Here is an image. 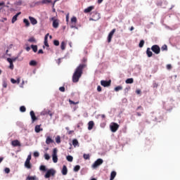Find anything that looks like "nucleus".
Masks as SVG:
<instances>
[{"instance_id": "1", "label": "nucleus", "mask_w": 180, "mask_h": 180, "mask_svg": "<svg viewBox=\"0 0 180 180\" xmlns=\"http://www.w3.org/2000/svg\"><path fill=\"white\" fill-rule=\"evenodd\" d=\"M84 63L79 64L75 69V72L72 75V82H78L79 78L82 77L83 71L84 68H86V58L82 59Z\"/></svg>"}, {"instance_id": "2", "label": "nucleus", "mask_w": 180, "mask_h": 180, "mask_svg": "<svg viewBox=\"0 0 180 180\" xmlns=\"http://www.w3.org/2000/svg\"><path fill=\"white\" fill-rule=\"evenodd\" d=\"M51 20L53 22V27H54V29H58V26H60V20L57 19L56 17H52Z\"/></svg>"}, {"instance_id": "3", "label": "nucleus", "mask_w": 180, "mask_h": 180, "mask_svg": "<svg viewBox=\"0 0 180 180\" xmlns=\"http://www.w3.org/2000/svg\"><path fill=\"white\" fill-rule=\"evenodd\" d=\"M56 175V170L54 169H49L46 174L44 175V178L49 179L50 176H54Z\"/></svg>"}, {"instance_id": "4", "label": "nucleus", "mask_w": 180, "mask_h": 180, "mask_svg": "<svg viewBox=\"0 0 180 180\" xmlns=\"http://www.w3.org/2000/svg\"><path fill=\"white\" fill-rule=\"evenodd\" d=\"M57 152H58L57 148H53V153H52V160H53V162L55 163L58 162V158L57 157Z\"/></svg>"}, {"instance_id": "5", "label": "nucleus", "mask_w": 180, "mask_h": 180, "mask_svg": "<svg viewBox=\"0 0 180 180\" xmlns=\"http://www.w3.org/2000/svg\"><path fill=\"white\" fill-rule=\"evenodd\" d=\"M151 50L155 54H160V53H161V48H160L158 45H153Z\"/></svg>"}, {"instance_id": "6", "label": "nucleus", "mask_w": 180, "mask_h": 180, "mask_svg": "<svg viewBox=\"0 0 180 180\" xmlns=\"http://www.w3.org/2000/svg\"><path fill=\"white\" fill-rule=\"evenodd\" d=\"M102 164H103V160L99 158L94 162L91 167L94 169L98 168V167H99V165H102Z\"/></svg>"}, {"instance_id": "7", "label": "nucleus", "mask_w": 180, "mask_h": 180, "mask_svg": "<svg viewBox=\"0 0 180 180\" xmlns=\"http://www.w3.org/2000/svg\"><path fill=\"white\" fill-rule=\"evenodd\" d=\"M110 127L112 133H116V131H117V130L119 129V124L116 122H112Z\"/></svg>"}, {"instance_id": "8", "label": "nucleus", "mask_w": 180, "mask_h": 180, "mask_svg": "<svg viewBox=\"0 0 180 180\" xmlns=\"http://www.w3.org/2000/svg\"><path fill=\"white\" fill-rule=\"evenodd\" d=\"M110 84H112V80H101V84L102 86L106 87V86H110Z\"/></svg>"}, {"instance_id": "9", "label": "nucleus", "mask_w": 180, "mask_h": 180, "mask_svg": "<svg viewBox=\"0 0 180 180\" xmlns=\"http://www.w3.org/2000/svg\"><path fill=\"white\" fill-rule=\"evenodd\" d=\"M116 32V29L112 30V31L109 33L108 37V42L110 43L112 41V38L113 37V34H115V32Z\"/></svg>"}, {"instance_id": "10", "label": "nucleus", "mask_w": 180, "mask_h": 180, "mask_svg": "<svg viewBox=\"0 0 180 180\" xmlns=\"http://www.w3.org/2000/svg\"><path fill=\"white\" fill-rule=\"evenodd\" d=\"M30 115L31 116L32 123H34V122L37 120V117H36V115L34 114V111L33 110L30 111Z\"/></svg>"}, {"instance_id": "11", "label": "nucleus", "mask_w": 180, "mask_h": 180, "mask_svg": "<svg viewBox=\"0 0 180 180\" xmlns=\"http://www.w3.org/2000/svg\"><path fill=\"white\" fill-rule=\"evenodd\" d=\"M94 9H95V6H89L87 8H85L84 10V13H89V12H92V11H94Z\"/></svg>"}, {"instance_id": "12", "label": "nucleus", "mask_w": 180, "mask_h": 180, "mask_svg": "<svg viewBox=\"0 0 180 180\" xmlns=\"http://www.w3.org/2000/svg\"><path fill=\"white\" fill-rule=\"evenodd\" d=\"M11 145L13 147H20V142L18 140L12 141Z\"/></svg>"}, {"instance_id": "13", "label": "nucleus", "mask_w": 180, "mask_h": 180, "mask_svg": "<svg viewBox=\"0 0 180 180\" xmlns=\"http://www.w3.org/2000/svg\"><path fill=\"white\" fill-rule=\"evenodd\" d=\"M41 124L36 125L34 127L35 133H40V131H43V128H40Z\"/></svg>"}, {"instance_id": "14", "label": "nucleus", "mask_w": 180, "mask_h": 180, "mask_svg": "<svg viewBox=\"0 0 180 180\" xmlns=\"http://www.w3.org/2000/svg\"><path fill=\"white\" fill-rule=\"evenodd\" d=\"M94 126H95L94 121H89L88 123V130H92L94 129Z\"/></svg>"}, {"instance_id": "15", "label": "nucleus", "mask_w": 180, "mask_h": 180, "mask_svg": "<svg viewBox=\"0 0 180 180\" xmlns=\"http://www.w3.org/2000/svg\"><path fill=\"white\" fill-rule=\"evenodd\" d=\"M7 61H8V62L9 63V64H10L9 69H10V70H13L14 65H13V62H12V58H7Z\"/></svg>"}, {"instance_id": "16", "label": "nucleus", "mask_w": 180, "mask_h": 180, "mask_svg": "<svg viewBox=\"0 0 180 180\" xmlns=\"http://www.w3.org/2000/svg\"><path fill=\"white\" fill-rule=\"evenodd\" d=\"M30 21L31 22L32 25H37V20H36V18L30 16L29 17Z\"/></svg>"}, {"instance_id": "17", "label": "nucleus", "mask_w": 180, "mask_h": 180, "mask_svg": "<svg viewBox=\"0 0 180 180\" xmlns=\"http://www.w3.org/2000/svg\"><path fill=\"white\" fill-rule=\"evenodd\" d=\"M54 143V140H53L52 139H51V137H50V136H47L46 137V144H51V143Z\"/></svg>"}, {"instance_id": "18", "label": "nucleus", "mask_w": 180, "mask_h": 180, "mask_svg": "<svg viewBox=\"0 0 180 180\" xmlns=\"http://www.w3.org/2000/svg\"><path fill=\"white\" fill-rule=\"evenodd\" d=\"M62 174L63 175H67V174H68V169H67V166L63 165L62 169Z\"/></svg>"}, {"instance_id": "19", "label": "nucleus", "mask_w": 180, "mask_h": 180, "mask_svg": "<svg viewBox=\"0 0 180 180\" xmlns=\"http://www.w3.org/2000/svg\"><path fill=\"white\" fill-rule=\"evenodd\" d=\"M146 54L148 57H153V51H151V49L147 48Z\"/></svg>"}, {"instance_id": "20", "label": "nucleus", "mask_w": 180, "mask_h": 180, "mask_svg": "<svg viewBox=\"0 0 180 180\" xmlns=\"http://www.w3.org/2000/svg\"><path fill=\"white\" fill-rule=\"evenodd\" d=\"M20 12H19V13H18L17 14H15L13 17V18H12V20H11V22H12V23H14V22H15L17 20H18V16H19V15H20Z\"/></svg>"}, {"instance_id": "21", "label": "nucleus", "mask_w": 180, "mask_h": 180, "mask_svg": "<svg viewBox=\"0 0 180 180\" xmlns=\"http://www.w3.org/2000/svg\"><path fill=\"white\" fill-rule=\"evenodd\" d=\"M25 168L30 169L32 168V164H30V161L25 160Z\"/></svg>"}, {"instance_id": "22", "label": "nucleus", "mask_w": 180, "mask_h": 180, "mask_svg": "<svg viewBox=\"0 0 180 180\" xmlns=\"http://www.w3.org/2000/svg\"><path fill=\"white\" fill-rule=\"evenodd\" d=\"M117 173L115 171H112L110 174V180H113L115 178H116Z\"/></svg>"}, {"instance_id": "23", "label": "nucleus", "mask_w": 180, "mask_h": 180, "mask_svg": "<svg viewBox=\"0 0 180 180\" xmlns=\"http://www.w3.org/2000/svg\"><path fill=\"white\" fill-rule=\"evenodd\" d=\"M72 145L74 146V147H77V146L78 147H79V143L78 142V140L77 139H73L72 140Z\"/></svg>"}, {"instance_id": "24", "label": "nucleus", "mask_w": 180, "mask_h": 180, "mask_svg": "<svg viewBox=\"0 0 180 180\" xmlns=\"http://www.w3.org/2000/svg\"><path fill=\"white\" fill-rule=\"evenodd\" d=\"M23 22L25 23L26 27H29V26H30V22H29V20L25 18L23 20Z\"/></svg>"}, {"instance_id": "25", "label": "nucleus", "mask_w": 180, "mask_h": 180, "mask_svg": "<svg viewBox=\"0 0 180 180\" xmlns=\"http://www.w3.org/2000/svg\"><path fill=\"white\" fill-rule=\"evenodd\" d=\"M125 82L126 84H133V82H134V79H133V78H129L126 79Z\"/></svg>"}, {"instance_id": "26", "label": "nucleus", "mask_w": 180, "mask_h": 180, "mask_svg": "<svg viewBox=\"0 0 180 180\" xmlns=\"http://www.w3.org/2000/svg\"><path fill=\"white\" fill-rule=\"evenodd\" d=\"M30 65L32 67H36V65H37V62L36 60H31L30 62Z\"/></svg>"}, {"instance_id": "27", "label": "nucleus", "mask_w": 180, "mask_h": 180, "mask_svg": "<svg viewBox=\"0 0 180 180\" xmlns=\"http://www.w3.org/2000/svg\"><path fill=\"white\" fill-rule=\"evenodd\" d=\"M79 169H81V166L79 165H76L75 166L74 169H73V171L75 172H78V171H79Z\"/></svg>"}, {"instance_id": "28", "label": "nucleus", "mask_w": 180, "mask_h": 180, "mask_svg": "<svg viewBox=\"0 0 180 180\" xmlns=\"http://www.w3.org/2000/svg\"><path fill=\"white\" fill-rule=\"evenodd\" d=\"M27 180H39V179H37L36 176H28L27 177Z\"/></svg>"}, {"instance_id": "29", "label": "nucleus", "mask_w": 180, "mask_h": 180, "mask_svg": "<svg viewBox=\"0 0 180 180\" xmlns=\"http://www.w3.org/2000/svg\"><path fill=\"white\" fill-rule=\"evenodd\" d=\"M122 89H123V86H118L114 89L115 92H119V91H122Z\"/></svg>"}, {"instance_id": "30", "label": "nucleus", "mask_w": 180, "mask_h": 180, "mask_svg": "<svg viewBox=\"0 0 180 180\" xmlns=\"http://www.w3.org/2000/svg\"><path fill=\"white\" fill-rule=\"evenodd\" d=\"M162 51H168V46L165 44L161 47Z\"/></svg>"}, {"instance_id": "31", "label": "nucleus", "mask_w": 180, "mask_h": 180, "mask_svg": "<svg viewBox=\"0 0 180 180\" xmlns=\"http://www.w3.org/2000/svg\"><path fill=\"white\" fill-rule=\"evenodd\" d=\"M31 49L33 50L34 53H37V45H31Z\"/></svg>"}, {"instance_id": "32", "label": "nucleus", "mask_w": 180, "mask_h": 180, "mask_svg": "<svg viewBox=\"0 0 180 180\" xmlns=\"http://www.w3.org/2000/svg\"><path fill=\"white\" fill-rule=\"evenodd\" d=\"M66 160H68V161H69V162H72L74 158L71 155H68L66 158Z\"/></svg>"}, {"instance_id": "33", "label": "nucleus", "mask_w": 180, "mask_h": 180, "mask_svg": "<svg viewBox=\"0 0 180 180\" xmlns=\"http://www.w3.org/2000/svg\"><path fill=\"white\" fill-rule=\"evenodd\" d=\"M65 41H62L60 44V49L61 50H65Z\"/></svg>"}, {"instance_id": "34", "label": "nucleus", "mask_w": 180, "mask_h": 180, "mask_svg": "<svg viewBox=\"0 0 180 180\" xmlns=\"http://www.w3.org/2000/svg\"><path fill=\"white\" fill-rule=\"evenodd\" d=\"M56 142L57 143V144H60V143H61V138L60 137V136H56Z\"/></svg>"}, {"instance_id": "35", "label": "nucleus", "mask_w": 180, "mask_h": 180, "mask_svg": "<svg viewBox=\"0 0 180 180\" xmlns=\"http://www.w3.org/2000/svg\"><path fill=\"white\" fill-rule=\"evenodd\" d=\"M83 158L85 159V160H89L91 158V155H89V154H84L83 155Z\"/></svg>"}, {"instance_id": "36", "label": "nucleus", "mask_w": 180, "mask_h": 180, "mask_svg": "<svg viewBox=\"0 0 180 180\" xmlns=\"http://www.w3.org/2000/svg\"><path fill=\"white\" fill-rule=\"evenodd\" d=\"M144 46V40H141L139 44V46L140 47V49L143 48Z\"/></svg>"}, {"instance_id": "37", "label": "nucleus", "mask_w": 180, "mask_h": 180, "mask_svg": "<svg viewBox=\"0 0 180 180\" xmlns=\"http://www.w3.org/2000/svg\"><path fill=\"white\" fill-rule=\"evenodd\" d=\"M20 112H26V107H25V105H22L21 107H20Z\"/></svg>"}, {"instance_id": "38", "label": "nucleus", "mask_w": 180, "mask_h": 180, "mask_svg": "<svg viewBox=\"0 0 180 180\" xmlns=\"http://www.w3.org/2000/svg\"><path fill=\"white\" fill-rule=\"evenodd\" d=\"M39 169L41 171H44V172L47 171V169L46 168V166H44V165H41L40 167H39Z\"/></svg>"}, {"instance_id": "39", "label": "nucleus", "mask_w": 180, "mask_h": 180, "mask_svg": "<svg viewBox=\"0 0 180 180\" xmlns=\"http://www.w3.org/2000/svg\"><path fill=\"white\" fill-rule=\"evenodd\" d=\"M28 41H30V43H36V39H34V37H31L28 39Z\"/></svg>"}, {"instance_id": "40", "label": "nucleus", "mask_w": 180, "mask_h": 180, "mask_svg": "<svg viewBox=\"0 0 180 180\" xmlns=\"http://www.w3.org/2000/svg\"><path fill=\"white\" fill-rule=\"evenodd\" d=\"M69 103L70 105H78V103H79V101L75 102V101H72V100H69Z\"/></svg>"}, {"instance_id": "41", "label": "nucleus", "mask_w": 180, "mask_h": 180, "mask_svg": "<svg viewBox=\"0 0 180 180\" xmlns=\"http://www.w3.org/2000/svg\"><path fill=\"white\" fill-rule=\"evenodd\" d=\"M44 158H45V160L49 161V160H50V155H49V153H45L44 154Z\"/></svg>"}, {"instance_id": "42", "label": "nucleus", "mask_w": 180, "mask_h": 180, "mask_svg": "<svg viewBox=\"0 0 180 180\" xmlns=\"http://www.w3.org/2000/svg\"><path fill=\"white\" fill-rule=\"evenodd\" d=\"M72 23H77V17H73L71 18Z\"/></svg>"}, {"instance_id": "43", "label": "nucleus", "mask_w": 180, "mask_h": 180, "mask_svg": "<svg viewBox=\"0 0 180 180\" xmlns=\"http://www.w3.org/2000/svg\"><path fill=\"white\" fill-rule=\"evenodd\" d=\"M54 46H60V41L58 40L53 41Z\"/></svg>"}, {"instance_id": "44", "label": "nucleus", "mask_w": 180, "mask_h": 180, "mask_svg": "<svg viewBox=\"0 0 180 180\" xmlns=\"http://www.w3.org/2000/svg\"><path fill=\"white\" fill-rule=\"evenodd\" d=\"M3 88H8V83L6 81L3 82Z\"/></svg>"}, {"instance_id": "45", "label": "nucleus", "mask_w": 180, "mask_h": 180, "mask_svg": "<svg viewBox=\"0 0 180 180\" xmlns=\"http://www.w3.org/2000/svg\"><path fill=\"white\" fill-rule=\"evenodd\" d=\"M59 91H60V92H65V87L64 86L60 87Z\"/></svg>"}, {"instance_id": "46", "label": "nucleus", "mask_w": 180, "mask_h": 180, "mask_svg": "<svg viewBox=\"0 0 180 180\" xmlns=\"http://www.w3.org/2000/svg\"><path fill=\"white\" fill-rule=\"evenodd\" d=\"M153 88L157 89V88H158V84L157 82H154L153 84Z\"/></svg>"}, {"instance_id": "47", "label": "nucleus", "mask_w": 180, "mask_h": 180, "mask_svg": "<svg viewBox=\"0 0 180 180\" xmlns=\"http://www.w3.org/2000/svg\"><path fill=\"white\" fill-rule=\"evenodd\" d=\"M6 174H9V172H11V169L6 167L5 169H4Z\"/></svg>"}, {"instance_id": "48", "label": "nucleus", "mask_w": 180, "mask_h": 180, "mask_svg": "<svg viewBox=\"0 0 180 180\" xmlns=\"http://www.w3.org/2000/svg\"><path fill=\"white\" fill-rule=\"evenodd\" d=\"M97 91H98V92H102V87L101 86H98Z\"/></svg>"}, {"instance_id": "49", "label": "nucleus", "mask_w": 180, "mask_h": 180, "mask_svg": "<svg viewBox=\"0 0 180 180\" xmlns=\"http://www.w3.org/2000/svg\"><path fill=\"white\" fill-rule=\"evenodd\" d=\"M30 160H32V155H29L26 159V161H30Z\"/></svg>"}, {"instance_id": "50", "label": "nucleus", "mask_w": 180, "mask_h": 180, "mask_svg": "<svg viewBox=\"0 0 180 180\" xmlns=\"http://www.w3.org/2000/svg\"><path fill=\"white\" fill-rule=\"evenodd\" d=\"M39 155H40V154L39 153V152L34 153V157H39Z\"/></svg>"}, {"instance_id": "51", "label": "nucleus", "mask_w": 180, "mask_h": 180, "mask_svg": "<svg viewBox=\"0 0 180 180\" xmlns=\"http://www.w3.org/2000/svg\"><path fill=\"white\" fill-rule=\"evenodd\" d=\"M49 33L46 34L45 37H44V41H47L48 39H49Z\"/></svg>"}, {"instance_id": "52", "label": "nucleus", "mask_w": 180, "mask_h": 180, "mask_svg": "<svg viewBox=\"0 0 180 180\" xmlns=\"http://www.w3.org/2000/svg\"><path fill=\"white\" fill-rule=\"evenodd\" d=\"M172 68V65H171L170 64L167 65V70H171Z\"/></svg>"}, {"instance_id": "53", "label": "nucleus", "mask_w": 180, "mask_h": 180, "mask_svg": "<svg viewBox=\"0 0 180 180\" xmlns=\"http://www.w3.org/2000/svg\"><path fill=\"white\" fill-rule=\"evenodd\" d=\"M11 82H12V84H17V81L15 79H11Z\"/></svg>"}, {"instance_id": "54", "label": "nucleus", "mask_w": 180, "mask_h": 180, "mask_svg": "<svg viewBox=\"0 0 180 180\" xmlns=\"http://www.w3.org/2000/svg\"><path fill=\"white\" fill-rule=\"evenodd\" d=\"M4 6H5V2H1L0 3V8H4Z\"/></svg>"}, {"instance_id": "55", "label": "nucleus", "mask_w": 180, "mask_h": 180, "mask_svg": "<svg viewBox=\"0 0 180 180\" xmlns=\"http://www.w3.org/2000/svg\"><path fill=\"white\" fill-rule=\"evenodd\" d=\"M44 52L43 51V49H39L38 51V54H43Z\"/></svg>"}, {"instance_id": "56", "label": "nucleus", "mask_w": 180, "mask_h": 180, "mask_svg": "<svg viewBox=\"0 0 180 180\" xmlns=\"http://www.w3.org/2000/svg\"><path fill=\"white\" fill-rule=\"evenodd\" d=\"M44 45H45L46 47H49V41H44Z\"/></svg>"}, {"instance_id": "57", "label": "nucleus", "mask_w": 180, "mask_h": 180, "mask_svg": "<svg viewBox=\"0 0 180 180\" xmlns=\"http://www.w3.org/2000/svg\"><path fill=\"white\" fill-rule=\"evenodd\" d=\"M136 93L139 95V94H141V90L138 89L136 91Z\"/></svg>"}, {"instance_id": "58", "label": "nucleus", "mask_w": 180, "mask_h": 180, "mask_svg": "<svg viewBox=\"0 0 180 180\" xmlns=\"http://www.w3.org/2000/svg\"><path fill=\"white\" fill-rule=\"evenodd\" d=\"M16 81L17 84H20V77H18Z\"/></svg>"}, {"instance_id": "59", "label": "nucleus", "mask_w": 180, "mask_h": 180, "mask_svg": "<svg viewBox=\"0 0 180 180\" xmlns=\"http://www.w3.org/2000/svg\"><path fill=\"white\" fill-rule=\"evenodd\" d=\"M41 4H47V0H42Z\"/></svg>"}, {"instance_id": "60", "label": "nucleus", "mask_w": 180, "mask_h": 180, "mask_svg": "<svg viewBox=\"0 0 180 180\" xmlns=\"http://www.w3.org/2000/svg\"><path fill=\"white\" fill-rule=\"evenodd\" d=\"M58 65H60V64H61V58L58 59Z\"/></svg>"}, {"instance_id": "61", "label": "nucleus", "mask_w": 180, "mask_h": 180, "mask_svg": "<svg viewBox=\"0 0 180 180\" xmlns=\"http://www.w3.org/2000/svg\"><path fill=\"white\" fill-rule=\"evenodd\" d=\"M11 60H12V63H13V61H15L18 60V58H11Z\"/></svg>"}, {"instance_id": "62", "label": "nucleus", "mask_w": 180, "mask_h": 180, "mask_svg": "<svg viewBox=\"0 0 180 180\" xmlns=\"http://www.w3.org/2000/svg\"><path fill=\"white\" fill-rule=\"evenodd\" d=\"M53 1L51 0H46V4H52Z\"/></svg>"}, {"instance_id": "63", "label": "nucleus", "mask_w": 180, "mask_h": 180, "mask_svg": "<svg viewBox=\"0 0 180 180\" xmlns=\"http://www.w3.org/2000/svg\"><path fill=\"white\" fill-rule=\"evenodd\" d=\"M58 1H59V0H55V1H53V6H54V5H56V3L58 2Z\"/></svg>"}, {"instance_id": "64", "label": "nucleus", "mask_w": 180, "mask_h": 180, "mask_svg": "<svg viewBox=\"0 0 180 180\" xmlns=\"http://www.w3.org/2000/svg\"><path fill=\"white\" fill-rule=\"evenodd\" d=\"M26 50H27V51H30V48L29 46H27V47H26Z\"/></svg>"}]
</instances>
